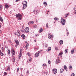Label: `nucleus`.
Listing matches in <instances>:
<instances>
[{
	"label": "nucleus",
	"instance_id": "obj_1",
	"mask_svg": "<svg viewBox=\"0 0 76 76\" xmlns=\"http://www.w3.org/2000/svg\"><path fill=\"white\" fill-rule=\"evenodd\" d=\"M24 32H26V33H28L29 32V28L28 27H26L24 29Z\"/></svg>",
	"mask_w": 76,
	"mask_h": 76
},
{
	"label": "nucleus",
	"instance_id": "obj_2",
	"mask_svg": "<svg viewBox=\"0 0 76 76\" xmlns=\"http://www.w3.org/2000/svg\"><path fill=\"white\" fill-rule=\"evenodd\" d=\"M20 54L18 56V58L19 59H20V57H21V56H22V49H20Z\"/></svg>",
	"mask_w": 76,
	"mask_h": 76
},
{
	"label": "nucleus",
	"instance_id": "obj_3",
	"mask_svg": "<svg viewBox=\"0 0 76 76\" xmlns=\"http://www.w3.org/2000/svg\"><path fill=\"white\" fill-rule=\"evenodd\" d=\"M53 37H54L53 35H51L50 34H49L48 35V38L49 39H51V38H52Z\"/></svg>",
	"mask_w": 76,
	"mask_h": 76
},
{
	"label": "nucleus",
	"instance_id": "obj_4",
	"mask_svg": "<svg viewBox=\"0 0 76 76\" xmlns=\"http://www.w3.org/2000/svg\"><path fill=\"white\" fill-rule=\"evenodd\" d=\"M25 28V27L24 26H22V29L20 30V31L21 32H25V31H24V29Z\"/></svg>",
	"mask_w": 76,
	"mask_h": 76
},
{
	"label": "nucleus",
	"instance_id": "obj_5",
	"mask_svg": "<svg viewBox=\"0 0 76 76\" xmlns=\"http://www.w3.org/2000/svg\"><path fill=\"white\" fill-rule=\"evenodd\" d=\"M16 18H19V17H22V15L20 14H18L16 15Z\"/></svg>",
	"mask_w": 76,
	"mask_h": 76
},
{
	"label": "nucleus",
	"instance_id": "obj_6",
	"mask_svg": "<svg viewBox=\"0 0 76 76\" xmlns=\"http://www.w3.org/2000/svg\"><path fill=\"white\" fill-rule=\"evenodd\" d=\"M53 73L54 74L57 73V69H53Z\"/></svg>",
	"mask_w": 76,
	"mask_h": 76
},
{
	"label": "nucleus",
	"instance_id": "obj_7",
	"mask_svg": "<svg viewBox=\"0 0 76 76\" xmlns=\"http://www.w3.org/2000/svg\"><path fill=\"white\" fill-rule=\"evenodd\" d=\"M26 7H27V5H23V8L22 9V10H24V9H25L26 8Z\"/></svg>",
	"mask_w": 76,
	"mask_h": 76
},
{
	"label": "nucleus",
	"instance_id": "obj_8",
	"mask_svg": "<svg viewBox=\"0 0 76 76\" xmlns=\"http://www.w3.org/2000/svg\"><path fill=\"white\" fill-rule=\"evenodd\" d=\"M15 42L16 43V44L17 45H19V41H18V40H15Z\"/></svg>",
	"mask_w": 76,
	"mask_h": 76
},
{
	"label": "nucleus",
	"instance_id": "obj_9",
	"mask_svg": "<svg viewBox=\"0 0 76 76\" xmlns=\"http://www.w3.org/2000/svg\"><path fill=\"white\" fill-rule=\"evenodd\" d=\"M21 37L23 38V39H25L26 37L24 34H22Z\"/></svg>",
	"mask_w": 76,
	"mask_h": 76
},
{
	"label": "nucleus",
	"instance_id": "obj_10",
	"mask_svg": "<svg viewBox=\"0 0 76 76\" xmlns=\"http://www.w3.org/2000/svg\"><path fill=\"white\" fill-rule=\"evenodd\" d=\"M43 4H45V7H47V6H48V5H47V4L46 3V2H44Z\"/></svg>",
	"mask_w": 76,
	"mask_h": 76
},
{
	"label": "nucleus",
	"instance_id": "obj_11",
	"mask_svg": "<svg viewBox=\"0 0 76 76\" xmlns=\"http://www.w3.org/2000/svg\"><path fill=\"white\" fill-rule=\"evenodd\" d=\"M51 47H49L48 49L46 50L47 51H48V52L49 51H51Z\"/></svg>",
	"mask_w": 76,
	"mask_h": 76
},
{
	"label": "nucleus",
	"instance_id": "obj_12",
	"mask_svg": "<svg viewBox=\"0 0 76 76\" xmlns=\"http://www.w3.org/2000/svg\"><path fill=\"white\" fill-rule=\"evenodd\" d=\"M12 54H13L14 56H15L16 53H15V52L14 51V50H13V49H12Z\"/></svg>",
	"mask_w": 76,
	"mask_h": 76
},
{
	"label": "nucleus",
	"instance_id": "obj_13",
	"mask_svg": "<svg viewBox=\"0 0 76 76\" xmlns=\"http://www.w3.org/2000/svg\"><path fill=\"white\" fill-rule=\"evenodd\" d=\"M17 35L18 37H19L20 36V33H19V31H18L17 32Z\"/></svg>",
	"mask_w": 76,
	"mask_h": 76
},
{
	"label": "nucleus",
	"instance_id": "obj_14",
	"mask_svg": "<svg viewBox=\"0 0 76 76\" xmlns=\"http://www.w3.org/2000/svg\"><path fill=\"white\" fill-rule=\"evenodd\" d=\"M59 62H60V60L59 59H57L56 61V64H58Z\"/></svg>",
	"mask_w": 76,
	"mask_h": 76
},
{
	"label": "nucleus",
	"instance_id": "obj_15",
	"mask_svg": "<svg viewBox=\"0 0 76 76\" xmlns=\"http://www.w3.org/2000/svg\"><path fill=\"white\" fill-rule=\"evenodd\" d=\"M39 53H36L35 54V56L36 57H38L39 56Z\"/></svg>",
	"mask_w": 76,
	"mask_h": 76
},
{
	"label": "nucleus",
	"instance_id": "obj_16",
	"mask_svg": "<svg viewBox=\"0 0 76 76\" xmlns=\"http://www.w3.org/2000/svg\"><path fill=\"white\" fill-rule=\"evenodd\" d=\"M74 51H75V49H72L71 52V54H73V53H74Z\"/></svg>",
	"mask_w": 76,
	"mask_h": 76
},
{
	"label": "nucleus",
	"instance_id": "obj_17",
	"mask_svg": "<svg viewBox=\"0 0 76 76\" xmlns=\"http://www.w3.org/2000/svg\"><path fill=\"white\" fill-rule=\"evenodd\" d=\"M10 6L6 4L5 5V7L6 9H8L9 7Z\"/></svg>",
	"mask_w": 76,
	"mask_h": 76
},
{
	"label": "nucleus",
	"instance_id": "obj_18",
	"mask_svg": "<svg viewBox=\"0 0 76 76\" xmlns=\"http://www.w3.org/2000/svg\"><path fill=\"white\" fill-rule=\"evenodd\" d=\"M43 31V29H42V28H41L39 30V32L40 33H41Z\"/></svg>",
	"mask_w": 76,
	"mask_h": 76
},
{
	"label": "nucleus",
	"instance_id": "obj_19",
	"mask_svg": "<svg viewBox=\"0 0 76 76\" xmlns=\"http://www.w3.org/2000/svg\"><path fill=\"white\" fill-rule=\"evenodd\" d=\"M10 66H8V68L7 69V70L8 71H9L10 70Z\"/></svg>",
	"mask_w": 76,
	"mask_h": 76
},
{
	"label": "nucleus",
	"instance_id": "obj_20",
	"mask_svg": "<svg viewBox=\"0 0 76 76\" xmlns=\"http://www.w3.org/2000/svg\"><path fill=\"white\" fill-rule=\"evenodd\" d=\"M23 5H27L26 4H27V2H26V1L23 2Z\"/></svg>",
	"mask_w": 76,
	"mask_h": 76
},
{
	"label": "nucleus",
	"instance_id": "obj_21",
	"mask_svg": "<svg viewBox=\"0 0 76 76\" xmlns=\"http://www.w3.org/2000/svg\"><path fill=\"white\" fill-rule=\"evenodd\" d=\"M64 71V69H61L60 70V72L61 73H63V71Z\"/></svg>",
	"mask_w": 76,
	"mask_h": 76
},
{
	"label": "nucleus",
	"instance_id": "obj_22",
	"mask_svg": "<svg viewBox=\"0 0 76 76\" xmlns=\"http://www.w3.org/2000/svg\"><path fill=\"white\" fill-rule=\"evenodd\" d=\"M61 23H62L63 25H65V23H66V22H63V21H61Z\"/></svg>",
	"mask_w": 76,
	"mask_h": 76
},
{
	"label": "nucleus",
	"instance_id": "obj_23",
	"mask_svg": "<svg viewBox=\"0 0 76 76\" xmlns=\"http://www.w3.org/2000/svg\"><path fill=\"white\" fill-rule=\"evenodd\" d=\"M60 44L61 45L63 44V40H61L59 42Z\"/></svg>",
	"mask_w": 76,
	"mask_h": 76
},
{
	"label": "nucleus",
	"instance_id": "obj_24",
	"mask_svg": "<svg viewBox=\"0 0 76 76\" xmlns=\"http://www.w3.org/2000/svg\"><path fill=\"white\" fill-rule=\"evenodd\" d=\"M55 20H58L59 19L57 18H54Z\"/></svg>",
	"mask_w": 76,
	"mask_h": 76
},
{
	"label": "nucleus",
	"instance_id": "obj_25",
	"mask_svg": "<svg viewBox=\"0 0 76 76\" xmlns=\"http://www.w3.org/2000/svg\"><path fill=\"white\" fill-rule=\"evenodd\" d=\"M28 60L29 61H31L32 60V59L31 58H30L28 59Z\"/></svg>",
	"mask_w": 76,
	"mask_h": 76
},
{
	"label": "nucleus",
	"instance_id": "obj_26",
	"mask_svg": "<svg viewBox=\"0 0 76 76\" xmlns=\"http://www.w3.org/2000/svg\"><path fill=\"white\" fill-rule=\"evenodd\" d=\"M3 9V5H0V9L1 10Z\"/></svg>",
	"mask_w": 76,
	"mask_h": 76
},
{
	"label": "nucleus",
	"instance_id": "obj_27",
	"mask_svg": "<svg viewBox=\"0 0 76 76\" xmlns=\"http://www.w3.org/2000/svg\"><path fill=\"white\" fill-rule=\"evenodd\" d=\"M15 60H16V58L15 57H14L12 59V61L13 62H15Z\"/></svg>",
	"mask_w": 76,
	"mask_h": 76
},
{
	"label": "nucleus",
	"instance_id": "obj_28",
	"mask_svg": "<svg viewBox=\"0 0 76 76\" xmlns=\"http://www.w3.org/2000/svg\"><path fill=\"white\" fill-rule=\"evenodd\" d=\"M30 23H32V24L34 23V21H31L29 22L28 23V24H30Z\"/></svg>",
	"mask_w": 76,
	"mask_h": 76
},
{
	"label": "nucleus",
	"instance_id": "obj_29",
	"mask_svg": "<svg viewBox=\"0 0 76 76\" xmlns=\"http://www.w3.org/2000/svg\"><path fill=\"white\" fill-rule=\"evenodd\" d=\"M10 53V49H8V54L9 55Z\"/></svg>",
	"mask_w": 76,
	"mask_h": 76
},
{
	"label": "nucleus",
	"instance_id": "obj_30",
	"mask_svg": "<svg viewBox=\"0 0 76 76\" xmlns=\"http://www.w3.org/2000/svg\"><path fill=\"white\" fill-rule=\"evenodd\" d=\"M69 69L72 70V66L71 65L69 66Z\"/></svg>",
	"mask_w": 76,
	"mask_h": 76
},
{
	"label": "nucleus",
	"instance_id": "obj_31",
	"mask_svg": "<svg viewBox=\"0 0 76 76\" xmlns=\"http://www.w3.org/2000/svg\"><path fill=\"white\" fill-rule=\"evenodd\" d=\"M0 54H1L0 55L1 56H4V54H3V53L2 52H1Z\"/></svg>",
	"mask_w": 76,
	"mask_h": 76
},
{
	"label": "nucleus",
	"instance_id": "obj_32",
	"mask_svg": "<svg viewBox=\"0 0 76 76\" xmlns=\"http://www.w3.org/2000/svg\"><path fill=\"white\" fill-rule=\"evenodd\" d=\"M64 70H66V69H67V66H64Z\"/></svg>",
	"mask_w": 76,
	"mask_h": 76
},
{
	"label": "nucleus",
	"instance_id": "obj_33",
	"mask_svg": "<svg viewBox=\"0 0 76 76\" xmlns=\"http://www.w3.org/2000/svg\"><path fill=\"white\" fill-rule=\"evenodd\" d=\"M21 17H22L20 16L19 17H18V20H21V18H20Z\"/></svg>",
	"mask_w": 76,
	"mask_h": 76
},
{
	"label": "nucleus",
	"instance_id": "obj_34",
	"mask_svg": "<svg viewBox=\"0 0 76 76\" xmlns=\"http://www.w3.org/2000/svg\"><path fill=\"white\" fill-rule=\"evenodd\" d=\"M29 46V44H27L26 45V46H25L26 48H28V46Z\"/></svg>",
	"mask_w": 76,
	"mask_h": 76
},
{
	"label": "nucleus",
	"instance_id": "obj_35",
	"mask_svg": "<svg viewBox=\"0 0 76 76\" xmlns=\"http://www.w3.org/2000/svg\"><path fill=\"white\" fill-rule=\"evenodd\" d=\"M0 21H3V18L1 17H0Z\"/></svg>",
	"mask_w": 76,
	"mask_h": 76
},
{
	"label": "nucleus",
	"instance_id": "obj_36",
	"mask_svg": "<svg viewBox=\"0 0 76 76\" xmlns=\"http://www.w3.org/2000/svg\"><path fill=\"white\" fill-rule=\"evenodd\" d=\"M29 70H27L26 72L27 75H29Z\"/></svg>",
	"mask_w": 76,
	"mask_h": 76
},
{
	"label": "nucleus",
	"instance_id": "obj_37",
	"mask_svg": "<svg viewBox=\"0 0 76 76\" xmlns=\"http://www.w3.org/2000/svg\"><path fill=\"white\" fill-rule=\"evenodd\" d=\"M67 52H68V50L66 49L65 50V53H67Z\"/></svg>",
	"mask_w": 76,
	"mask_h": 76
},
{
	"label": "nucleus",
	"instance_id": "obj_38",
	"mask_svg": "<svg viewBox=\"0 0 76 76\" xmlns=\"http://www.w3.org/2000/svg\"><path fill=\"white\" fill-rule=\"evenodd\" d=\"M42 66L43 67H44V66H46V67H47V64H43Z\"/></svg>",
	"mask_w": 76,
	"mask_h": 76
},
{
	"label": "nucleus",
	"instance_id": "obj_39",
	"mask_svg": "<svg viewBox=\"0 0 76 76\" xmlns=\"http://www.w3.org/2000/svg\"><path fill=\"white\" fill-rule=\"evenodd\" d=\"M55 50H58V47H56L55 48Z\"/></svg>",
	"mask_w": 76,
	"mask_h": 76
},
{
	"label": "nucleus",
	"instance_id": "obj_40",
	"mask_svg": "<svg viewBox=\"0 0 76 76\" xmlns=\"http://www.w3.org/2000/svg\"><path fill=\"white\" fill-rule=\"evenodd\" d=\"M69 15V13H68V14H66L65 15V17H67V16H68V15Z\"/></svg>",
	"mask_w": 76,
	"mask_h": 76
},
{
	"label": "nucleus",
	"instance_id": "obj_41",
	"mask_svg": "<svg viewBox=\"0 0 76 76\" xmlns=\"http://www.w3.org/2000/svg\"><path fill=\"white\" fill-rule=\"evenodd\" d=\"M34 28H37V25H34Z\"/></svg>",
	"mask_w": 76,
	"mask_h": 76
},
{
	"label": "nucleus",
	"instance_id": "obj_42",
	"mask_svg": "<svg viewBox=\"0 0 76 76\" xmlns=\"http://www.w3.org/2000/svg\"><path fill=\"white\" fill-rule=\"evenodd\" d=\"M4 75H7V72H5L4 73Z\"/></svg>",
	"mask_w": 76,
	"mask_h": 76
},
{
	"label": "nucleus",
	"instance_id": "obj_43",
	"mask_svg": "<svg viewBox=\"0 0 76 76\" xmlns=\"http://www.w3.org/2000/svg\"><path fill=\"white\" fill-rule=\"evenodd\" d=\"M62 22H66V21H65V20L64 19H63L62 20Z\"/></svg>",
	"mask_w": 76,
	"mask_h": 76
},
{
	"label": "nucleus",
	"instance_id": "obj_44",
	"mask_svg": "<svg viewBox=\"0 0 76 76\" xmlns=\"http://www.w3.org/2000/svg\"><path fill=\"white\" fill-rule=\"evenodd\" d=\"M46 28H48V23H47L46 24Z\"/></svg>",
	"mask_w": 76,
	"mask_h": 76
},
{
	"label": "nucleus",
	"instance_id": "obj_45",
	"mask_svg": "<svg viewBox=\"0 0 76 76\" xmlns=\"http://www.w3.org/2000/svg\"><path fill=\"white\" fill-rule=\"evenodd\" d=\"M27 55L28 56H31V54H30L29 53H27Z\"/></svg>",
	"mask_w": 76,
	"mask_h": 76
},
{
	"label": "nucleus",
	"instance_id": "obj_46",
	"mask_svg": "<svg viewBox=\"0 0 76 76\" xmlns=\"http://www.w3.org/2000/svg\"><path fill=\"white\" fill-rule=\"evenodd\" d=\"M45 47H46H46H48V46L47 45V44H45Z\"/></svg>",
	"mask_w": 76,
	"mask_h": 76
},
{
	"label": "nucleus",
	"instance_id": "obj_47",
	"mask_svg": "<svg viewBox=\"0 0 76 76\" xmlns=\"http://www.w3.org/2000/svg\"><path fill=\"white\" fill-rule=\"evenodd\" d=\"M48 62L49 64H50V63H51V62L50 61V60H49L48 61Z\"/></svg>",
	"mask_w": 76,
	"mask_h": 76
},
{
	"label": "nucleus",
	"instance_id": "obj_48",
	"mask_svg": "<svg viewBox=\"0 0 76 76\" xmlns=\"http://www.w3.org/2000/svg\"><path fill=\"white\" fill-rule=\"evenodd\" d=\"M19 68H17V72H18L19 71Z\"/></svg>",
	"mask_w": 76,
	"mask_h": 76
},
{
	"label": "nucleus",
	"instance_id": "obj_49",
	"mask_svg": "<svg viewBox=\"0 0 76 76\" xmlns=\"http://www.w3.org/2000/svg\"><path fill=\"white\" fill-rule=\"evenodd\" d=\"M71 76H75V74L72 73L71 75Z\"/></svg>",
	"mask_w": 76,
	"mask_h": 76
},
{
	"label": "nucleus",
	"instance_id": "obj_50",
	"mask_svg": "<svg viewBox=\"0 0 76 76\" xmlns=\"http://www.w3.org/2000/svg\"><path fill=\"white\" fill-rule=\"evenodd\" d=\"M62 55H61V53H60L59 54V56H61Z\"/></svg>",
	"mask_w": 76,
	"mask_h": 76
},
{
	"label": "nucleus",
	"instance_id": "obj_51",
	"mask_svg": "<svg viewBox=\"0 0 76 76\" xmlns=\"http://www.w3.org/2000/svg\"><path fill=\"white\" fill-rule=\"evenodd\" d=\"M36 13V14H37V13H38V10H37Z\"/></svg>",
	"mask_w": 76,
	"mask_h": 76
},
{
	"label": "nucleus",
	"instance_id": "obj_52",
	"mask_svg": "<svg viewBox=\"0 0 76 76\" xmlns=\"http://www.w3.org/2000/svg\"><path fill=\"white\" fill-rule=\"evenodd\" d=\"M18 45H17V44H16V45H15V47L16 48H17V47H18Z\"/></svg>",
	"mask_w": 76,
	"mask_h": 76
},
{
	"label": "nucleus",
	"instance_id": "obj_53",
	"mask_svg": "<svg viewBox=\"0 0 76 76\" xmlns=\"http://www.w3.org/2000/svg\"><path fill=\"white\" fill-rule=\"evenodd\" d=\"M20 1V0H16L15 1H16V2H18V1Z\"/></svg>",
	"mask_w": 76,
	"mask_h": 76
},
{
	"label": "nucleus",
	"instance_id": "obj_54",
	"mask_svg": "<svg viewBox=\"0 0 76 76\" xmlns=\"http://www.w3.org/2000/svg\"><path fill=\"white\" fill-rule=\"evenodd\" d=\"M61 55H62L63 54V52H62L61 53Z\"/></svg>",
	"mask_w": 76,
	"mask_h": 76
},
{
	"label": "nucleus",
	"instance_id": "obj_55",
	"mask_svg": "<svg viewBox=\"0 0 76 76\" xmlns=\"http://www.w3.org/2000/svg\"><path fill=\"white\" fill-rule=\"evenodd\" d=\"M74 14H76V10H75Z\"/></svg>",
	"mask_w": 76,
	"mask_h": 76
},
{
	"label": "nucleus",
	"instance_id": "obj_56",
	"mask_svg": "<svg viewBox=\"0 0 76 76\" xmlns=\"http://www.w3.org/2000/svg\"><path fill=\"white\" fill-rule=\"evenodd\" d=\"M1 49L2 50H4V48H3V47H2L1 48Z\"/></svg>",
	"mask_w": 76,
	"mask_h": 76
},
{
	"label": "nucleus",
	"instance_id": "obj_57",
	"mask_svg": "<svg viewBox=\"0 0 76 76\" xmlns=\"http://www.w3.org/2000/svg\"><path fill=\"white\" fill-rule=\"evenodd\" d=\"M38 53H39V54H40L41 53V51H39L38 52Z\"/></svg>",
	"mask_w": 76,
	"mask_h": 76
},
{
	"label": "nucleus",
	"instance_id": "obj_58",
	"mask_svg": "<svg viewBox=\"0 0 76 76\" xmlns=\"http://www.w3.org/2000/svg\"><path fill=\"white\" fill-rule=\"evenodd\" d=\"M25 43H27V42H28V41H25Z\"/></svg>",
	"mask_w": 76,
	"mask_h": 76
},
{
	"label": "nucleus",
	"instance_id": "obj_59",
	"mask_svg": "<svg viewBox=\"0 0 76 76\" xmlns=\"http://www.w3.org/2000/svg\"><path fill=\"white\" fill-rule=\"evenodd\" d=\"M33 12H34V13H35V10H34Z\"/></svg>",
	"mask_w": 76,
	"mask_h": 76
},
{
	"label": "nucleus",
	"instance_id": "obj_60",
	"mask_svg": "<svg viewBox=\"0 0 76 76\" xmlns=\"http://www.w3.org/2000/svg\"><path fill=\"white\" fill-rule=\"evenodd\" d=\"M22 69H23L22 68H20V70H22Z\"/></svg>",
	"mask_w": 76,
	"mask_h": 76
},
{
	"label": "nucleus",
	"instance_id": "obj_61",
	"mask_svg": "<svg viewBox=\"0 0 76 76\" xmlns=\"http://www.w3.org/2000/svg\"><path fill=\"white\" fill-rule=\"evenodd\" d=\"M12 57H13L14 56H13V55H12Z\"/></svg>",
	"mask_w": 76,
	"mask_h": 76
},
{
	"label": "nucleus",
	"instance_id": "obj_62",
	"mask_svg": "<svg viewBox=\"0 0 76 76\" xmlns=\"http://www.w3.org/2000/svg\"><path fill=\"white\" fill-rule=\"evenodd\" d=\"M73 9L74 10H75V9H76V8L75 7Z\"/></svg>",
	"mask_w": 76,
	"mask_h": 76
},
{
	"label": "nucleus",
	"instance_id": "obj_63",
	"mask_svg": "<svg viewBox=\"0 0 76 76\" xmlns=\"http://www.w3.org/2000/svg\"><path fill=\"white\" fill-rule=\"evenodd\" d=\"M14 34H15V35H16L17 33H15Z\"/></svg>",
	"mask_w": 76,
	"mask_h": 76
},
{
	"label": "nucleus",
	"instance_id": "obj_64",
	"mask_svg": "<svg viewBox=\"0 0 76 76\" xmlns=\"http://www.w3.org/2000/svg\"><path fill=\"white\" fill-rule=\"evenodd\" d=\"M69 32H67V34H68V35H69Z\"/></svg>",
	"mask_w": 76,
	"mask_h": 76
}]
</instances>
